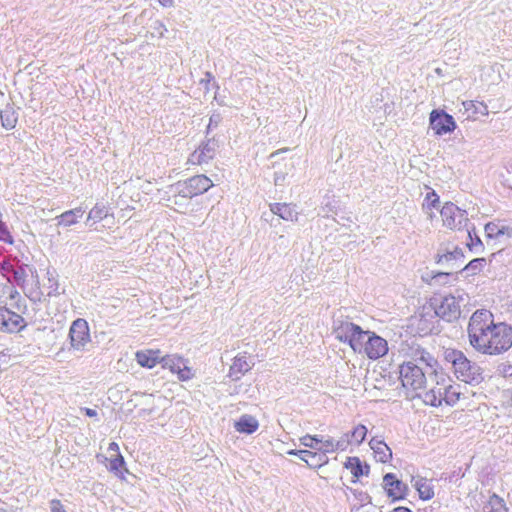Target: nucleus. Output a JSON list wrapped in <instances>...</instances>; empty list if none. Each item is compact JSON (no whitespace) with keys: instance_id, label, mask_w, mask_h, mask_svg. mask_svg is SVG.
Segmentation results:
<instances>
[{"instance_id":"nucleus-22","label":"nucleus","mask_w":512,"mask_h":512,"mask_svg":"<svg viewBox=\"0 0 512 512\" xmlns=\"http://www.w3.org/2000/svg\"><path fill=\"white\" fill-rule=\"evenodd\" d=\"M85 210L82 207H77L72 210L63 212L61 215L56 217L57 224L60 226H71L78 222V219L83 216Z\"/></svg>"},{"instance_id":"nucleus-29","label":"nucleus","mask_w":512,"mask_h":512,"mask_svg":"<svg viewBox=\"0 0 512 512\" xmlns=\"http://www.w3.org/2000/svg\"><path fill=\"white\" fill-rule=\"evenodd\" d=\"M456 279H457V277L452 271L437 272L431 276L429 283L431 285L444 286V285L450 284L452 281H454Z\"/></svg>"},{"instance_id":"nucleus-8","label":"nucleus","mask_w":512,"mask_h":512,"mask_svg":"<svg viewBox=\"0 0 512 512\" xmlns=\"http://www.w3.org/2000/svg\"><path fill=\"white\" fill-rule=\"evenodd\" d=\"M429 125L435 134L439 136L451 133L456 129L453 116L438 109H434L430 113Z\"/></svg>"},{"instance_id":"nucleus-31","label":"nucleus","mask_w":512,"mask_h":512,"mask_svg":"<svg viewBox=\"0 0 512 512\" xmlns=\"http://www.w3.org/2000/svg\"><path fill=\"white\" fill-rule=\"evenodd\" d=\"M125 466V461L123 456L118 453L114 458H111L109 461L108 469L110 472L114 473L116 476H123V468Z\"/></svg>"},{"instance_id":"nucleus-50","label":"nucleus","mask_w":512,"mask_h":512,"mask_svg":"<svg viewBox=\"0 0 512 512\" xmlns=\"http://www.w3.org/2000/svg\"><path fill=\"white\" fill-rule=\"evenodd\" d=\"M154 24H155L154 29L157 30L160 37H163L164 32L167 31L166 27L160 21H156Z\"/></svg>"},{"instance_id":"nucleus-54","label":"nucleus","mask_w":512,"mask_h":512,"mask_svg":"<svg viewBox=\"0 0 512 512\" xmlns=\"http://www.w3.org/2000/svg\"><path fill=\"white\" fill-rule=\"evenodd\" d=\"M390 512H412V511L406 507H397Z\"/></svg>"},{"instance_id":"nucleus-9","label":"nucleus","mask_w":512,"mask_h":512,"mask_svg":"<svg viewBox=\"0 0 512 512\" xmlns=\"http://www.w3.org/2000/svg\"><path fill=\"white\" fill-rule=\"evenodd\" d=\"M71 346L74 349H82L90 341L89 326L85 319L78 318L73 321L69 330Z\"/></svg>"},{"instance_id":"nucleus-17","label":"nucleus","mask_w":512,"mask_h":512,"mask_svg":"<svg viewBox=\"0 0 512 512\" xmlns=\"http://www.w3.org/2000/svg\"><path fill=\"white\" fill-rule=\"evenodd\" d=\"M300 459L303 460L308 467L318 469L329 462V458L325 452L304 450L300 452Z\"/></svg>"},{"instance_id":"nucleus-25","label":"nucleus","mask_w":512,"mask_h":512,"mask_svg":"<svg viewBox=\"0 0 512 512\" xmlns=\"http://www.w3.org/2000/svg\"><path fill=\"white\" fill-rule=\"evenodd\" d=\"M136 360L142 367L153 368L159 360V351H139Z\"/></svg>"},{"instance_id":"nucleus-42","label":"nucleus","mask_w":512,"mask_h":512,"mask_svg":"<svg viewBox=\"0 0 512 512\" xmlns=\"http://www.w3.org/2000/svg\"><path fill=\"white\" fill-rule=\"evenodd\" d=\"M0 240L8 243L13 244V237L11 236L10 232L8 231V228L5 223H3L0 220Z\"/></svg>"},{"instance_id":"nucleus-47","label":"nucleus","mask_w":512,"mask_h":512,"mask_svg":"<svg viewBox=\"0 0 512 512\" xmlns=\"http://www.w3.org/2000/svg\"><path fill=\"white\" fill-rule=\"evenodd\" d=\"M221 121V116L220 114H213L210 119H209V124H208V131L211 130L212 128H215L218 126V124L220 123Z\"/></svg>"},{"instance_id":"nucleus-21","label":"nucleus","mask_w":512,"mask_h":512,"mask_svg":"<svg viewBox=\"0 0 512 512\" xmlns=\"http://www.w3.org/2000/svg\"><path fill=\"white\" fill-rule=\"evenodd\" d=\"M234 427L240 433L252 434L258 429L259 423L255 417L245 414L235 422Z\"/></svg>"},{"instance_id":"nucleus-33","label":"nucleus","mask_w":512,"mask_h":512,"mask_svg":"<svg viewBox=\"0 0 512 512\" xmlns=\"http://www.w3.org/2000/svg\"><path fill=\"white\" fill-rule=\"evenodd\" d=\"M486 261L484 258H475L471 260L462 270L461 272H465L467 276L474 275L480 272Z\"/></svg>"},{"instance_id":"nucleus-55","label":"nucleus","mask_w":512,"mask_h":512,"mask_svg":"<svg viewBox=\"0 0 512 512\" xmlns=\"http://www.w3.org/2000/svg\"><path fill=\"white\" fill-rule=\"evenodd\" d=\"M279 181H281V178L276 174V177H275V183L278 184Z\"/></svg>"},{"instance_id":"nucleus-34","label":"nucleus","mask_w":512,"mask_h":512,"mask_svg":"<svg viewBox=\"0 0 512 512\" xmlns=\"http://www.w3.org/2000/svg\"><path fill=\"white\" fill-rule=\"evenodd\" d=\"M415 357V360L418 361L419 364L430 369L434 370V367L437 365V360L429 352L424 350L417 351Z\"/></svg>"},{"instance_id":"nucleus-41","label":"nucleus","mask_w":512,"mask_h":512,"mask_svg":"<svg viewBox=\"0 0 512 512\" xmlns=\"http://www.w3.org/2000/svg\"><path fill=\"white\" fill-rule=\"evenodd\" d=\"M319 444H321V446H318L319 451L325 452V455H327V453L335 452V441L332 438L322 440Z\"/></svg>"},{"instance_id":"nucleus-23","label":"nucleus","mask_w":512,"mask_h":512,"mask_svg":"<svg viewBox=\"0 0 512 512\" xmlns=\"http://www.w3.org/2000/svg\"><path fill=\"white\" fill-rule=\"evenodd\" d=\"M0 121L2 127L6 130H12L15 128L18 121V115L13 106L7 105L3 110H1Z\"/></svg>"},{"instance_id":"nucleus-12","label":"nucleus","mask_w":512,"mask_h":512,"mask_svg":"<svg viewBox=\"0 0 512 512\" xmlns=\"http://www.w3.org/2000/svg\"><path fill=\"white\" fill-rule=\"evenodd\" d=\"M24 327L22 316L0 305V331L18 332Z\"/></svg>"},{"instance_id":"nucleus-49","label":"nucleus","mask_w":512,"mask_h":512,"mask_svg":"<svg viewBox=\"0 0 512 512\" xmlns=\"http://www.w3.org/2000/svg\"><path fill=\"white\" fill-rule=\"evenodd\" d=\"M213 80V75L210 72H206L205 78L201 80V84L204 85L205 90H209V84Z\"/></svg>"},{"instance_id":"nucleus-38","label":"nucleus","mask_w":512,"mask_h":512,"mask_svg":"<svg viewBox=\"0 0 512 512\" xmlns=\"http://www.w3.org/2000/svg\"><path fill=\"white\" fill-rule=\"evenodd\" d=\"M16 261V258L12 260L9 257H3V259L0 260V271L7 280L10 278V275L16 266L14 263Z\"/></svg>"},{"instance_id":"nucleus-19","label":"nucleus","mask_w":512,"mask_h":512,"mask_svg":"<svg viewBox=\"0 0 512 512\" xmlns=\"http://www.w3.org/2000/svg\"><path fill=\"white\" fill-rule=\"evenodd\" d=\"M164 366L170 368L174 373L178 374L180 380H189L192 377L190 368H188L182 358L164 359Z\"/></svg>"},{"instance_id":"nucleus-24","label":"nucleus","mask_w":512,"mask_h":512,"mask_svg":"<svg viewBox=\"0 0 512 512\" xmlns=\"http://www.w3.org/2000/svg\"><path fill=\"white\" fill-rule=\"evenodd\" d=\"M414 487L416 488L420 499L427 501L434 497V487L431 480L418 478L415 480Z\"/></svg>"},{"instance_id":"nucleus-6","label":"nucleus","mask_w":512,"mask_h":512,"mask_svg":"<svg viewBox=\"0 0 512 512\" xmlns=\"http://www.w3.org/2000/svg\"><path fill=\"white\" fill-rule=\"evenodd\" d=\"M400 380L402 386L412 391H418L424 388L426 383L425 372L419 365L409 361L400 366Z\"/></svg>"},{"instance_id":"nucleus-5","label":"nucleus","mask_w":512,"mask_h":512,"mask_svg":"<svg viewBox=\"0 0 512 512\" xmlns=\"http://www.w3.org/2000/svg\"><path fill=\"white\" fill-rule=\"evenodd\" d=\"M465 300L464 293L456 291L455 294H448L439 298H433L432 305L435 314L441 319L452 322L461 315V303Z\"/></svg>"},{"instance_id":"nucleus-3","label":"nucleus","mask_w":512,"mask_h":512,"mask_svg":"<svg viewBox=\"0 0 512 512\" xmlns=\"http://www.w3.org/2000/svg\"><path fill=\"white\" fill-rule=\"evenodd\" d=\"M445 359L452 364L457 379L473 385L483 381L484 377L480 366L468 360L462 351H447Z\"/></svg>"},{"instance_id":"nucleus-26","label":"nucleus","mask_w":512,"mask_h":512,"mask_svg":"<svg viewBox=\"0 0 512 512\" xmlns=\"http://www.w3.org/2000/svg\"><path fill=\"white\" fill-rule=\"evenodd\" d=\"M345 467L350 469L351 473L355 478H359L360 476L363 475H368L369 473V466H363L358 457H348L345 463Z\"/></svg>"},{"instance_id":"nucleus-20","label":"nucleus","mask_w":512,"mask_h":512,"mask_svg":"<svg viewBox=\"0 0 512 512\" xmlns=\"http://www.w3.org/2000/svg\"><path fill=\"white\" fill-rule=\"evenodd\" d=\"M270 210L273 214L278 215L280 218L286 221H296L298 212L295 206L286 203H273L270 204Z\"/></svg>"},{"instance_id":"nucleus-14","label":"nucleus","mask_w":512,"mask_h":512,"mask_svg":"<svg viewBox=\"0 0 512 512\" xmlns=\"http://www.w3.org/2000/svg\"><path fill=\"white\" fill-rule=\"evenodd\" d=\"M463 113L466 114V119L476 120L479 116H487L489 111L484 102L467 100L462 102Z\"/></svg>"},{"instance_id":"nucleus-53","label":"nucleus","mask_w":512,"mask_h":512,"mask_svg":"<svg viewBox=\"0 0 512 512\" xmlns=\"http://www.w3.org/2000/svg\"><path fill=\"white\" fill-rule=\"evenodd\" d=\"M300 452H304V450H289L287 451V454L288 455H295V456H298L300 458Z\"/></svg>"},{"instance_id":"nucleus-44","label":"nucleus","mask_w":512,"mask_h":512,"mask_svg":"<svg viewBox=\"0 0 512 512\" xmlns=\"http://www.w3.org/2000/svg\"><path fill=\"white\" fill-rule=\"evenodd\" d=\"M467 231H468V236L470 238V243H468L469 248L473 249V248H475L477 246H481L482 245L481 239L475 233V229L474 228L472 230L471 229H467Z\"/></svg>"},{"instance_id":"nucleus-39","label":"nucleus","mask_w":512,"mask_h":512,"mask_svg":"<svg viewBox=\"0 0 512 512\" xmlns=\"http://www.w3.org/2000/svg\"><path fill=\"white\" fill-rule=\"evenodd\" d=\"M485 233L489 238H499L505 234V227H500L498 224L490 222L485 225Z\"/></svg>"},{"instance_id":"nucleus-11","label":"nucleus","mask_w":512,"mask_h":512,"mask_svg":"<svg viewBox=\"0 0 512 512\" xmlns=\"http://www.w3.org/2000/svg\"><path fill=\"white\" fill-rule=\"evenodd\" d=\"M362 352H364L369 359L373 360L383 357L388 352L387 341L374 332L369 331V336L365 339Z\"/></svg>"},{"instance_id":"nucleus-28","label":"nucleus","mask_w":512,"mask_h":512,"mask_svg":"<svg viewBox=\"0 0 512 512\" xmlns=\"http://www.w3.org/2000/svg\"><path fill=\"white\" fill-rule=\"evenodd\" d=\"M484 512H508L505 501L496 494L490 496L488 504L484 507Z\"/></svg>"},{"instance_id":"nucleus-52","label":"nucleus","mask_w":512,"mask_h":512,"mask_svg":"<svg viewBox=\"0 0 512 512\" xmlns=\"http://www.w3.org/2000/svg\"><path fill=\"white\" fill-rule=\"evenodd\" d=\"M158 2L163 6V7H171L173 5V0H158Z\"/></svg>"},{"instance_id":"nucleus-13","label":"nucleus","mask_w":512,"mask_h":512,"mask_svg":"<svg viewBox=\"0 0 512 512\" xmlns=\"http://www.w3.org/2000/svg\"><path fill=\"white\" fill-rule=\"evenodd\" d=\"M384 489L387 495L393 500H400L406 496L408 487L405 483L399 480L395 474L387 473L383 477Z\"/></svg>"},{"instance_id":"nucleus-37","label":"nucleus","mask_w":512,"mask_h":512,"mask_svg":"<svg viewBox=\"0 0 512 512\" xmlns=\"http://www.w3.org/2000/svg\"><path fill=\"white\" fill-rule=\"evenodd\" d=\"M439 196L434 190H430L422 203V209L423 210H432L433 208H436L439 205Z\"/></svg>"},{"instance_id":"nucleus-16","label":"nucleus","mask_w":512,"mask_h":512,"mask_svg":"<svg viewBox=\"0 0 512 512\" xmlns=\"http://www.w3.org/2000/svg\"><path fill=\"white\" fill-rule=\"evenodd\" d=\"M252 366L253 364L247 361L246 355H238L230 366L228 376L233 381H238L245 373L251 370Z\"/></svg>"},{"instance_id":"nucleus-51","label":"nucleus","mask_w":512,"mask_h":512,"mask_svg":"<svg viewBox=\"0 0 512 512\" xmlns=\"http://www.w3.org/2000/svg\"><path fill=\"white\" fill-rule=\"evenodd\" d=\"M108 450H109V451H113V452H115L116 454L120 453V452H119V446H118V444H117V443H115V442H112V443H110V444H109Z\"/></svg>"},{"instance_id":"nucleus-18","label":"nucleus","mask_w":512,"mask_h":512,"mask_svg":"<svg viewBox=\"0 0 512 512\" xmlns=\"http://www.w3.org/2000/svg\"><path fill=\"white\" fill-rule=\"evenodd\" d=\"M463 258L464 254L462 249L455 247L452 251H446L444 253L438 252L436 255V263L441 265L447 264L451 270H454L459 267V265H455V262Z\"/></svg>"},{"instance_id":"nucleus-40","label":"nucleus","mask_w":512,"mask_h":512,"mask_svg":"<svg viewBox=\"0 0 512 512\" xmlns=\"http://www.w3.org/2000/svg\"><path fill=\"white\" fill-rule=\"evenodd\" d=\"M299 441L301 445L319 451L318 445L322 442V439L318 435L306 434Z\"/></svg>"},{"instance_id":"nucleus-7","label":"nucleus","mask_w":512,"mask_h":512,"mask_svg":"<svg viewBox=\"0 0 512 512\" xmlns=\"http://www.w3.org/2000/svg\"><path fill=\"white\" fill-rule=\"evenodd\" d=\"M440 214L444 226H446L449 229L461 230L462 228L467 226V211L459 208L452 202H446L442 209L440 210Z\"/></svg>"},{"instance_id":"nucleus-35","label":"nucleus","mask_w":512,"mask_h":512,"mask_svg":"<svg viewBox=\"0 0 512 512\" xmlns=\"http://www.w3.org/2000/svg\"><path fill=\"white\" fill-rule=\"evenodd\" d=\"M423 401L428 405L438 407L442 404L443 393L440 390L438 392L430 390L424 394Z\"/></svg>"},{"instance_id":"nucleus-27","label":"nucleus","mask_w":512,"mask_h":512,"mask_svg":"<svg viewBox=\"0 0 512 512\" xmlns=\"http://www.w3.org/2000/svg\"><path fill=\"white\" fill-rule=\"evenodd\" d=\"M27 265L19 264V261H16V266L8 279V282L11 284H15L18 286H23L26 282L27 273H26Z\"/></svg>"},{"instance_id":"nucleus-1","label":"nucleus","mask_w":512,"mask_h":512,"mask_svg":"<svg viewBox=\"0 0 512 512\" xmlns=\"http://www.w3.org/2000/svg\"><path fill=\"white\" fill-rule=\"evenodd\" d=\"M467 332L470 345L481 354L499 355L512 347V327L504 322L495 323L488 310L480 309L472 314Z\"/></svg>"},{"instance_id":"nucleus-43","label":"nucleus","mask_w":512,"mask_h":512,"mask_svg":"<svg viewBox=\"0 0 512 512\" xmlns=\"http://www.w3.org/2000/svg\"><path fill=\"white\" fill-rule=\"evenodd\" d=\"M351 443H352V440L350 438V434L346 433L343 435V437L340 440L335 442V451H337V450L344 451L348 447V445H350Z\"/></svg>"},{"instance_id":"nucleus-45","label":"nucleus","mask_w":512,"mask_h":512,"mask_svg":"<svg viewBox=\"0 0 512 512\" xmlns=\"http://www.w3.org/2000/svg\"><path fill=\"white\" fill-rule=\"evenodd\" d=\"M51 512H66L64 506L61 501L58 499H53L49 503Z\"/></svg>"},{"instance_id":"nucleus-2","label":"nucleus","mask_w":512,"mask_h":512,"mask_svg":"<svg viewBox=\"0 0 512 512\" xmlns=\"http://www.w3.org/2000/svg\"><path fill=\"white\" fill-rule=\"evenodd\" d=\"M332 333L337 340L348 344L354 352L362 353L369 331L351 322L347 317H337L333 320Z\"/></svg>"},{"instance_id":"nucleus-15","label":"nucleus","mask_w":512,"mask_h":512,"mask_svg":"<svg viewBox=\"0 0 512 512\" xmlns=\"http://www.w3.org/2000/svg\"><path fill=\"white\" fill-rule=\"evenodd\" d=\"M369 446L373 450L375 459L378 462L387 463L392 459V450L382 439L373 437L369 441Z\"/></svg>"},{"instance_id":"nucleus-10","label":"nucleus","mask_w":512,"mask_h":512,"mask_svg":"<svg viewBox=\"0 0 512 512\" xmlns=\"http://www.w3.org/2000/svg\"><path fill=\"white\" fill-rule=\"evenodd\" d=\"M218 144L214 139L202 142L199 147L189 156L188 163L202 165L209 163L216 155Z\"/></svg>"},{"instance_id":"nucleus-32","label":"nucleus","mask_w":512,"mask_h":512,"mask_svg":"<svg viewBox=\"0 0 512 512\" xmlns=\"http://www.w3.org/2000/svg\"><path fill=\"white\" fill-rule=\"evenodd\" d=\"M108 214V211L103 205H95L90 212L88 213L87 223L92 221L93 223H97L103 220Z\"/></svg>"},{"instance_id":"nucleus-30","label":"nucleus","mask_w":512,"mask_h":512,"mask_svg":"<svg viewBox=\"0 0 512 512\" xmlns=\"http://www.w3.org/2000/svg\"><path fill=\"white\" fill-rule=\"evenodd\" d=\"M459 386L449 385L444 389L443 400L447 405L454 406L460 399Z\"/></svg>"},{"instance_id":"nucleus-4","label":"nucleus","mask_w":512,"mask_h":512,"mask_svg":"<svg viewBox=\"0 0 512 512\" xmlns=\"http://www.w3.org/2000/svg\"><path fill=\"white\" fill-rule=\"evenodd\" d=\"M212 186L213 183L211 179L205 175H196L183 182H178L173 186L175 192L173 203L175 205H181L182 200L201 195L207 192Z\"/></svg>"},{"instance_id":"nucleus-36","label":"nucleus","mask_w":512,"mask_h":512,"mask_svg":"<svg viewBox=\"0 0 512 512\" xmlns=\"http://www.w3.org/2000/svg\"><path fill=\"white\" fill-rule=\"evenodd\" d=\"M349 434H350L352 443H355L356 445H360L366 438L367 428H366V426L359 424Z\"/></svg>"},{"instance_id":"nucleus-46","label":"nucleus","mask_w":512,"mask_h":512,"mask_svg":"<svg viewBox=\"0 0 512 512\" xmlns=\"http://www.w3.org/2000/svg\"><path fill=\"white\" fill-rule=\"evenodd\" d=\"M498 370L504 377L512 376V365L510 364H501Z\"/></svg>"},{"instance_id":"nucleus-48","label":"nucleus","mask_w":512,"mask_h":512,"mask_svg":"<svg viewBox=\"0 0 512 512\" xmlns=\"http://www.w3.org/2000/svg\"><path fill=\"white\" fill-rule=\"evenodd\" d=\"M80 411L83 412L87 417H90V418L98 417V411L95 409L88 408V407H82V408H80Z\"/></svg>"}]
</instances>
